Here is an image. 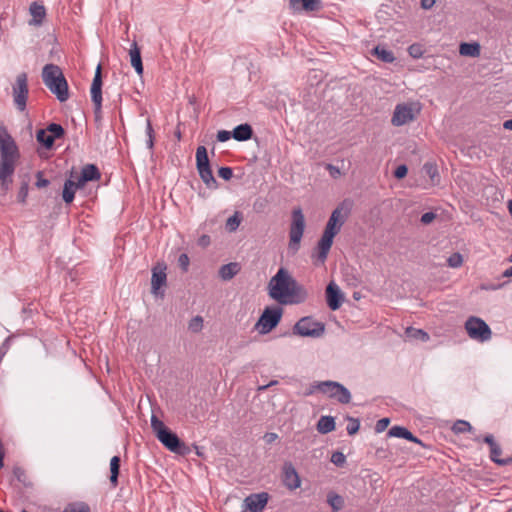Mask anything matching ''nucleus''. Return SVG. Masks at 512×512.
<instances>
[{
    "mask_svg": "<svg viewBox=\"0 0 512 512\" xmlns=\"http://www.w3.org/2000/svg\"><path fill=\"white\" fill-rule=\"evenodd\" d=\"M146 134L148 137L147 147L152 150L154 147V130L152 127L151 120L149 118L146 120Z\"/></svg>",
    "mask_w": 512,
    "mask_h": 512,
    "instance_id": "a19ab883",
    "label": "nucleus"
},
{
    "mask_svg": "<svg viewBox=\"0 0 512 512\" xmlns=\"http://www.w3.org/2000/svg\"><path fill=\"white\" fill-rule=\"evenodd\" d=\"M343 294L337 284L330 282L326 287V300L328 307L335 311L338 310L343 302Z\"/></svg>",
    "mask_w": 512,
    "mask_h": 512,
    "instance_id": "2eb2a0df",
    "label": "nucleus"
},
{
    "mask_svg": "<svg viewBox=\"0 0 512 512\" xmlns=\"http://www.w3.org/2000/svg\"><path fill=\"white\" fill-rule=\"evenodd\" d=\"M390 420L389 418H382L377 421L375 425V431L377 433H381L386 430V428L389 426Z\"/></svg>",
    "mask_w": 512,
    "mask_h": 512,
    "instance_id": "09e8293b",
    "label": "nucleus"
},
{
    "mask_svg": "<svg viewBox=\"0 0 512 512\" xmlns=\"http://www.w3.org/2000/svg\"><path fill=\"white\" fill-rule=\"evenodd\" d=\"M84 181H97L100 179L101 174L99 169L94 164H86L83 166L81 173Z\"/></svg>",
    "mask_w": 512,
    "mask_h": 512,
    "instance_id": "5701e85b",
    "label": "nucleus"
},
{
    "mask_svg": "<svg viewBox=\"0 0 512 512\" xmlns=\"http://www.w3.org/2000/svg\"><path fill=\"white\" fill-rule=\"evenodd\" d=\"M327 501L330 504V506L332 507L333 511H338V510L342 509V507L344 505L343 498L340 495L335 494V493L328 494Z\"/></svg>",
    "mask_w": 512,
    "mask_h": 512,
    "instance_id": "72a5a7b5",
    "label": "nucleus"
},
{
    "mask_svg": "<svg viewBox=\"0 0 512 512\" xmlns=\"http://www.w3.org/2000/svg\"><path fill=\"white\" fill-rule=\"evenodd\" d=\"M316 388L328 395L330 398H334L340 403H349L351 399L350 392L341 384L333 381H325L317 384Z\"/></svg>",
    "mask_w": 512,
    "mask_h": 512,
    "instance_id": "9b49d317",
    "label": "nucleus"
},
{
    "mask_svg": "<svg viewBox=\"0 0 512 512\" xmlns=\"http://www.w3.org/2000/svg\"><path fill=\"white\" fill-rule=\"evenodd\" d=\"M406 335L410 338L418 339L423 342H426L429 340V335L425 331L421 329H415V328H407Z\"/></svg>",
    "mask_w": 512,
    "mask_h": 512,
    "instance_id": "f704fd0d",
    "label": "nucleus"
},
{
    "mask_svg": "<svg viewBox=\"0 0 512 512\" xmlns=\"http://www.w3.org/2000/svg\"><path fill=\"white\" fill-rule=\"evenodd\" d=\"M484 442L487 443L490 448L493 447V445H496L497 443L494 441V438L492 435H487L484 437Z\"/></svg>",
    "mask_w": 512,
    "mask_h": 512,
    "instance_id": "052dcab7",
    "label": "nucleus"
},
{
    "mask_svg": "<svg viewBox=\"0 0 512 512\" xmlns=\"http://www.w3.org/2000/svg\"><path fill=\"white\" fill-rule=\"evenodd\" d=\"M283 483L289 490H296L301 486V479L291 463L283 466Z\"/></svg>",
    "mask_w": 512,
    "mask_h": 512,
    "instance_id": "f3484780",
    "label": "nucleus"
},
{
    "mask_svg": "<svg viewBox=\"0 0 512 512\" xmlns=\"http://www.w3.org/2000/svg\"><path fill=\"white\" fill-rule=\"evenodd\" d=\"M22 473H23V472H22L20 469H17V470L15 471V475L17 476V478H18L19 480L21 479V477H23V474H22Z\"/></svg>",
    "mask_w": 512,
    "mask_h": 512,
    "instance_id": "338daca9",
    "label": "nucleus"
},
{
    "mask_svg": "<svg viewBox=\"0 0 512 512\" xmlns=\"http://www.w3.org/2000/svg\"><path fill=\"white\" fill-rule=\"evenodd\" d=\"M210 243V237L207 235H203L199 238V245L207 246Z\"/></svg>",
    "mask_w": 512,
    "mask_h": 512,
    "instance_id": "bf43d9fd",
    "label": "nucleus"
},
{
    "mask_svg": "<svg viewBox=\"0 0 512 512\" xmlns=\"http://www.w3.org/2000/svg\"><path fill=\"white\" fill-rule=\"evenodd\" d=\"M305 229V218L300 208L292 212V222L289 230L288 248L296 253L300 248L301 239Z\"/></svg>",
    "mask_w": 512,
    "mask_h": 512,
    "instance_id": "0eeeda50",
    "label": "nucleus"
},
{
    "mask_svg": "<svg viewBox=\"0 0 512 512\" xmlns=\"http://www.w3.org/2000/svg\"><path fill=\"white\" fill-rule=\"evenodd\" d=\"M408 52L413 58H420L423 54L422 47L419 44H412L409 46Z\"/></svg>",
    "mask_w": 512,
    "mask_h": 512,
    "instance_id": "49530a36",
    "label": "nucleus"
},
{
    "mask_svg": "<svg viewBox=\"0 0 512 512\" xmlns=\"http://www.w3.org/2000/svg\"><path fill=\"white\" fill-rule=\"evenodd\" d=\"M501 454H502V450L498 444L493 445V447L490 448V458L493 462H495L499 465H507L512 462L511 458H508V459L500 458Z\"/></svg>",
    "mask_w": 512,
    "mask_h": 512,
    "instance_id": "7c9ffc66",
    "label": "nucleus"
},
{
    "mask_svg": "<svg viewBox=\"0 0 512 512\" xmlns=\"http://www.w3.org/2000/svg\"><path fill=\"white\" fill-rule=\"evenodd\" d=\"M198 172H199L201 179L207 186H211L212 184H215L216 181H215V178L213 176V173H212V170L210 167L200 169V170H198Z\"/></svg>",
    "mask_w": 512,
    "mask_h": 512,
    "instance_id": "4c0bfd02",
    "label": "nucleus"
},
{
    "mask_svg": "<svg viewBox=\"0 0 512 512\" xmlns=\"http://www.w3.org/2000/svg\"><path fill=\"white\" fill-rule=\"evenodd\" d=\"M129 55H130V61H131L132 67L135 69V71L137 72L138 75H142L143 64H142V59H141V53H140V49L136 43L132 44V47L129 51Z\"/></svg>",
    "mask_w": 512,
    "mask_h": 512,
    "instance_id": "6ab92c4d",
    "label": "nucleus"
},
{
    "mask_svg": "<svg viewBox=\"0 0 512 512\" xmlns=\"http://www.w3.org/2000/svg\"><path fill=\"white\" fill-rule=\"evenodd\" d=\"M242 221V218L239 214V212H235L234 215L229 217L226 221V229L229 232H234L239 227L240 223Z\"/></svg>",
    "mask_w": 512,
    "mask_h": 512,
    "instance_id": "c9c22d12",
    "label": "nucleus"
},
{
    "mask_svg": "<svg viewBox=\"0 0 512 512\" xmlns=\"http://www.w3.org/2000/svg\"><path fill=\"white\" fill-rule=\"evenodd\" d=\"M69 179H72V183L76 186L77 189L83 188L87 183V181L83 180L82 175L78 173H71Z\"/></svg>",
    "mask_w": 512,
    "mask_h": 512,
    "instance_id": "c03bdc74",
    "label": "nucleus"
},
{
    "mask_svg": "<svg viewBox=\"0 0 512 512\" xmlns=\"http://www.w3.org/2000/svg\"><path fill=\"white\" fill-rule=\"evenodd\" d=\"M28 196V186L26 184L22 185L19 192H18V201L20 203H25L26 198Z\"/></svg>",
    "mask_w": 512,
    "mask_h": 512,
    "instance_id": "603ef678",
    "label": "nucleus"
},
{
    "mask_svg": "<svg viewBox=\"0 0 512 512\" xmlns=\"http://www.w3.org/2000/svg\"><path fill=\"white\" fill-rule=\"evenodd\" d=\"M373 54L380 60H382L383 62H386V63H391L395 60V57H394V54L392 51L390 50H387L383 47H379L377 46L375 49H374V52Z\"/></svg>",
    "mask_w": 512,
    "mask_h": 512,
    "instance_id": "2f4dec72",
    "label": "nucleus"
},
{
    "mask_svg": "<svg viewBox=\"0 0 512 512\" xmlns=\"http://www.w3.org/2000/svg\"><path fill=\"white\" fill-rule=\"evenodd\" d=\"M301 2L305 11H316L320 8V0H290V5L295 8Z\"/></svg>",
    "mask_w": 512,
    "mask_h": 512,
    "instance_id": "c756f323",
    "label": "nucleus"
},
{
    "mask_svg": "<svg viewBox=\"0 0 512 512\" xmlns=\"http://www.w3.org/2000/svg\"><path fill=\"white\" fill-rule=\"evenodd\" d=\"M178 265L179 267L184 271L187 272L189 265H190V259L187 254H181L178 258Z\"/></svg>",
    "mask_w": 512,
    "mask_h": 512,
    "instance_id": "de8ad7c7",
    "label": "nucleus"
},
{
    "mask_svg": "<svg viewBox=\"0 0 512 512\" xmlns=\"http://www.w3.org/2000/svg\"><path fill=\"white\" fill-rule=\"evenodd\" d=\"M388 435L391 437L404 438L406 440L419 444L421 443V441L418 438H416L410 431L401 426H393L389 430Z\"/></svg>",
    "mask_w": 512,
    "mask_h": 512,
    "instance_id": "aec40b11",
    "label": "nucleus"
},
{
    "mask_svg": "<svg viewBox=\"0 0 512 512\" xmlns=\"http://www.w3.org/2000/svg\"><path fill=\"white\" fill-rule=\"evenodd\" d=\"M29 95L28 76L25 72L19 73L12 84V97L16 109L24 112Z\"/></svg>",
    "mask_w": 512,
    "mask_h": 512,
    "instance_id": "6e6552de",
    "label": "nucleus"
},
{
    "mask_svg": "<svg viewBox=\"0 0 512 512\" xmlns=\"http://www.w3.org/2000/svg\"><path fill=\"white\" fill-rule=\"evenodd\" d=\"M91 86L102 87L101 65H98Z\"/></svg>",
    "mask_w": 512,
    "mask_h": 512,
    "instance_id": "3c124183",
    "label": "nucleus"
},
{
    "mask_svg": "<svg viewBox=\"0 0 512 512\" xmlns=\"http://www.w3.org/2000/svg\"><path fill=\"white\" fill-rule=\"evenodd\" d=\"M120 468V458L118 456H114L110 460V482L113 487H116L118 484V475Z\"/></svg>",
    "mask_w": 512,
    "mask_h": 512,
    "instance_id": "cd10ccee",
    "label": "nucleus"
},
{
    "mask_svg": "<svg viewBox=\"0 0 512 512\" xmlns=\"http://www.w3.org/2000/svg\"><path fill=\"white\" fill-rule=\"evenodd\" d=\"M252 128L249 124H241L233 130V138L237 141H246L252 137Z\"/></svg>",
    "mask_w": 512,
    "mask_h": 512,
    "instance_id": "412c9836",
    "label": "nucleus"
},
{
    "mask_svg": "<svg viewBox=\"0 0 512 512\" xmlns=\"http://www.w3.org/2000/svg\"><path fill=\"white\" fill-rule=\"evenodd\" d=\"M463 256L456 252L450 255L447 259V265L451 268H459L463 265Z\"/></svg>",
    "mask_w": 512,
    "mask_h": 512,
    "instance_id": "ea45409f",
    "label": "nucleus"
},
{
    "mask_svg": "<svg viewBox=\"0 0 512 512\" xmlns=\"http://www.w3.org/2000/svg\"><path fill=\"white\" fill-rule=\"evenodd\" d=\"M42 80L46 87L57 97L60 102H65L68 100V83L61 69L57 65H45L42 70Z\"/></svg>",
    "mask_w": 512,
    "mask_h": 512,
    "instance_id": "20e7f679",
    "label": "nucleus"
},
{
    "mask_svg": "<svg viewBox=\"0 0 512 512\" xmlns=\"http://www.w3.org/2000/svg\"><path fill=\"white\" fill-rule=\"evenodd\" d=\"M64 136V129L61 125L51 123L45 129H40L36 133L37 141L46 149H51L56 139Z\"/></svg>",
    "mask_w": 512,
    "mask_h": 512,
    "instance_id": "f8f14e48",
    "label": "nucleus"
},
{
    "mask_svg": "<svg viewBox=\"0 0 512 512\" xmlns=\"http://www.w3.org/2000/svg\"><path fill=\"white\" fill-rule=\"evenodd\" d=\"M465 330L472 340L478 342L488 341L492 337L490 327L479 317H469L465 322Z\"/></svg>",
    "mask_w": 512,
    "mask_h": 512,
    "instance_id": "1a4fd4ad",
    "label": "nucleus"
},
{
    "mask_svg": "<svg viewBox=\"0 0 512 512\" xmlns=\"http://www.w3.org/2000/svg\"><path fill=\"white\" fill-rule=\"evenodd\" d=\"M269 296L280 304H298L307 298L305 288L285 268H280L268 284Z\"/></svg>",
    "mask_w": 512,
    "mask_h": 512,
    "instance_id": "f257e3e1",
    "label": "nucleus"
},
{
    "mask_svg": "<svg viewBox=\"0 0 512 512\" xmlns=\"http://www.w3.org/2000/svg\"><path fill=\"white\" fill-rule=\"evenodd\" d=\"M218 175L224 180H230L233 176L232 169L229 167H221L218 170Z\"/></svg>",
    "mask_w": 512,
    "mask_h": 512,
    "instance_id": "8fccbe9b",
    "label": "nucleus"
},
{
    "mask_svg": "<svg viewBox=\"0 0 512 512\" xmlns=\"http://www.w3.org/2000/svg\"><path fill=\"white\" fill-rule=\"evenodd\" d=\"M76 190L77 188L72 183V179H68L65 181L62 192V197L65 203L69 204L74 200Z\"/></svg>",
    "mask_w": 512,
    "mask_h": 512,
    "instance_id": "bb28decb",
    "label": "nucleus"
},
{
    "mask_svg": "<svg viewBox=\"0 0 512 512\" xmlns=\"http://www.w3.org/2000/svg\"><path fill=\"white\" fill-rule=\"evenodd\" d=\"M196 166L197 170L210 167L207 150L204 146H199L196 150Z\"/></svg>",
    "mask_w": 512,
    "mask_h": 512,
    "instance_id": "393cba45",
    "label": "nucleus"
},
{
    "mask_svg": "<svg viewBox=\"0 0 512 512\" xmlns=\"http://www.w3.org/2000/svg\"><path fill=\"white\" fill-rule=\"evenodd\" d=\"M324 332V325L310 317L301 318L294 326V333L301 336H320Z\"/></svg>",
    "mask_w": 512,
    "mask_h": 512,
    "instance_id": "ddd939ff",
    "label": "nucleus"
},
{
    "mask_svg": "<svg viewBox=\"0 0 512 512\" xmlns=\"http://www.w3.org/2000/svg\"><path fill=\"white\" fill-rule=\"evenodd\" d=\"M328 170L330 171V173L333 177H335L337 174L340 173L339 169L332 165H328Z\"/></svg>",
    "mask_w": 512,
    "mask_h": 512,
    "instance_id": "e2e57ef3",
    "label": "nucleus"
},
{
    "mask_svg": "<svg viewBox=\"0 0 512 512\" xmlns=\"http://www.w3.org/2000/svg\"><path fill=\"white\" fill-rule=\"evenodd\" d=\"M508 210H509V213L512 215V200H510L508 202Z\"/></svg>",
    "mask_w": 512,
    "mask_h": 512,
    "instance_id": "774afa93",
    "label": "nucleus"
},
{
    "mask_svg": "<svg viewBox=\"0 0 512 512\" xmlns=\"http://www.w3.org/2000/svg\"><path fill=\"white\" fill-rule=\"evenodd\" d=\"M239 272L238 263H229L223 265L219 270V275L223 280L232 279Z\"/></svg>",
    "mask_w": 512,
    "mask_h": 512,
    "instance_id": "a878e982",
    "label": "nucleus"
},
{
    "mask_svg": "<svg viewBox=\"0 0 512 512\" xmlns=\"http://www.w3.org/2000/svg\"><path fill=\"white\" fill-rule=\"evenodd\" d=\"M203 327V319L200 316H196L189 322V329L193 332H199Z\"/></svg>",
    "mask_w": 512,
    "mask_h": 512,
    "instance_id": "37998d69",
    "label": "nucleus"
},
{
    "mask_svg": "<svg viewBox=\"0 0 512 512\" xmlns=\"http://www.w3.org/2000/svg\"><path fill=\"white\" fill-rule=\"evenodd\" d=\"M231 138V133L226 130H220L217 133V140L219 142H225L228 141Z\"/></svg>",
    "mask_w": 512,
    "mask_h": 512,
    "instance_id": "6e6d98bb",
    "label": "nucleus"
},
{
    "mask_svg": "<svg viewBox=\"0 0 512 512\" xmlns=\"http://www.w3.org/2000/svg\"><path fill=\"white\" fill-rule=\"evenodd\" d=\"M407 172H408L407 167L405 165H400L394 171V176L397 179H402V178H404L407 175Z\"/></svg>",
    "mask_w": 512,
    "mask_h": 512,
    "instance_id": "864d4df0",
    "label": "nucleus"
},
{
    "mask_svg": "<svg viewBox=\"0 0 512 512\" xmlns=\"http://www.w3.org/2000/svg\"><path fill=\"white\" fill-rule=\"evenodd\" d=\"M283 310L280 307H267L255 324V329L262 335L271 332L280 322Z\"/></svg>",
    "mask_w": 512,
    "mask_h": 512,
    "instance_id": "9d476101",
    "label": "nucleus"
},
{
    "mask_svg": "<svg viewBox=\"0 0 512 512\" xmlns=\"http://www.w3.org/2000/svg\"><path fill=\"white\" fill-rule=\"evenodd\" d=\"M49 185V181L45 178L42 177V173L39 172L37 174V181H36V186L38 188H44V187H47Z\"/></svg>",
    "mask_w": 512,
    "mask_h": 512,
    "instance_id": "4d7b16f0",
    "label": "nucleus"
},
{
    "mask_svg": "<svg viewBox=\"0 0 512 512\" xmlns=\"http://www.w3.org/2000/svg\"><path fill=\"white\" fill-rule=\"evenodd\" d=\"M503 276L504 277H512V266L504 271Z\"/></svg>",
    "mask_w": 512,
    "mask_h": 512,
    "instance_id": "69168bd1",
    "label": "nucleus"
},
{
    "mask_svg": "<svg viewBox=\"0 0 512 512\" xmlns=\"http://www.w3.org/2000/svg\"><path fill=\"white\" fill-rule=\"evenodd\" d=\"M269 495L266 492L247 496L242 505L241 512H262L267 505Z\"/></svg>",
    "mask_w": 512,
    "mask_h": 512,
    "instance_id": "4468645a",
    "label": "nucleus"
},
{
    "mask_svg": "<svg viewBox=\"0 0 512 512\" xmlns=\"http://www.w3.org/2000/svg\"><path fill=\"white\" fill-rule=\"evenodd\" d=\"M151 427L157 439L171 452L178 453L180 452V448L185 446L178 436L171 432L163 421L155 415L151 417Z\"/></svg>",
    "mask_w": 512,
    "mask_h": 512,
    "instance_id": "423d86ee",
    "label": "nucleus"
},
{
    "mask_svg": "<svg viewBox=\"0 0 512 512\" xmlns=\"http://www.w3.org/2000/svg\"><path fill=\"white\" fill-rule=\"evenodd\" d=\"M435 0H421V7L423 9H430L434 6Z\"/></svg>",
    "mask_w": 512,
    "mask_h": 512,
    "instance_id": "13d9d810",
    "label": "nucleus"
},
{
    "mask_svg": "<svg viewBox=\"0 0 512 512\" xmlns=\"http://www.w3.org/2000/svg\"><path fill=\"white\" fill-rule=\"evenodd\" d=\"M436 218V214L433 213V212H426L424 213L422 216H421V222L424 224V225H427V224H430L431 222H433Z\"/></svg>",
    "mask_w": 512,
    "mask_h": 512,
    "instance_id": "5fc2aeb1",
    "label": "nucleus"
},
{
    "mask_svg": "<svg viewBox=\"0 0 512 512\" xmlns=\"http://www.w3.org/2000/svg\"><path fill=\"white\" fill-rule=\"evenodd\" d=\"M277 438H278V435L276 433H267L265 435V439L268 443L275 441Z\"/></svg>",
    "mask_w": 512,
    "mask_h": 512,
    "instance_id": "680f3d73",
    "label": "nucleus"
},
{
    "mask_svg": "<svg viewBox=\"0 0 512 512\" xmlns=\"http://www.w3.org/2000/svg\"><path fill=\"white\" fill-rule=\"evenodd\" d=\"M29 11L32 16V19L29 21V24L34 26L40 25L46 16L45 7L38 2H32Z\"/></svg>",
    "mask_w": 512,
    "mask_h": 512,
    "instance_id": "a211bd4d",
    "label": "nucleus"
},
{
    "mask_svg": "<svg viewBox=\"0 0 512 512\" xmlns=\"http://www.w3.org/2000/svg\"><path fill=\"white\" fill-rule=\"evenodd\" d=\"M166 265L158 263L152 269L151 291L154 295H158V291L166 284Z\"/></svg>",
    "mask_w": 512,
    "mask_h": 512,
    "instance_id": "dca6fc26",
    "label": "nucleus"
},
{
    "mask_svg": "<svg viewBox=\"0 0 512 512\" xmlns=\"http://www.w3.org/2000/svg\"><path fill=\"white\" fill-rule=\"evenodd\" d=\"M452 430H453L454 433L460 434V433H465V432L471 431L472 430V426L470 425L469 422H467L465 420H457L453 424Z\"/></svg>",
    "mask_w": 512,
    "mask_h": 512,
    "instance_id": "e433bc0d",
    "label": "nucleus"
},
{
    "mask_svg": "<svg viewBox=\"0 0 512 512\" xmlns=\"http://www.w3.org/2000/svg\"><path fill=\"white\" fill-rule=\"evenodd\" d=\"M344 222L345 215L342 208L338 207L332 212L316 248L317 259L321 263L325 262L333 244V239L340 232Z\"/></svg>",
    "mask_w": 512,
    "mask_h": 512,
    "instance_id": "7ed1b4c3",
    "label": "nucleus"
},
{
    "mask_svg": "<svg viewBox=\"0 0 512 512\" xmlns=\"http://www.w3.org/2000/svg\"><path fill=\"white\" fill-rule=\"evenodd\" d=\"M347 432L349 435H354L358 432L360 428V422L355 418H348Z\"/></svg>",
    "mask_w": 512,
    "mask_h": 512,
    "instance_id": "79ce46f5",
    "label": "nucleus"
},
{
    "mask_svg": "<svg viewBox=\"0 0 512 512\" xmlns=\"http://www.w3.org/2000/svg\"><path fill=\"white\" fill-rule=\"evenodd\" d=\"M102 87L91 86V100L95 106V114L98 115L101 111L102 104Z\"/></svg>",
    "mask_w": 512,
    "mask_h": 512,
    "instance_id": "c85d7f7f",
    "label": "nucleus"
},
{
    "mask_svg": "<svg viewBox=\"0 0 512 512\" xmlns=\"http://www.w3.org/2000/svg\"><path fill=\"white\" fill-rule=\"evenodd\" d=\"M503 127H504V129H506V130H511V131H512V119H510V120H506V121L503 123Z\"/></svg>",
    "mask_w": 512,
    "mask_h": 512,
    "instance_id": "0e129e2a",
    "label": "nucleus"
},
{
    "mask_svg": "<svg viewBox=\"0 0 512 512\" xmlns=\"http://www.w3.org/2000/svg\"><path fill=\"white\" fill-rule=\"evenodd\" d=\"M20 157L19 149L4 126H0V182L4 190L9 189L16 164Z\"/></svg>",
    "mask_w": 512,
    "mask_h": 512,
    "instance_id": "f03ea898",
    "label": "nucleus"
},
{
    "mask_svg": "<svg viewBox=\"0 0 512 512\" xmlns=\"http://www.w3.org/2000/svg\"><path fill=\"white\" fill-rule=\"evenodd\" d=\"M425 174L430 178L433 184L439 182V173L437 166L434 163H425L423 166Z\"/></svg>",
    "mask_w": 512,
    "mask_h": 512,
    "instance_id": "473e14b6",
    "label": "nucleus"
},
{
    "mask_svg": "<svg viewBox=\"0 0 512 512\" xmlns=\"http://www.w3.org/2000/svg\"><path fill=\"white\" fill-rule=\"evenodd\" d=\"M481 47L478 43H461L459 46V53L462 56L478 57L480 55Z\"/></svg>",
    "mask_w": 512,
    "mask_h": 512,
    "instance_id": "4be33fe9",
    "label": "nucleus"
},
{
    "mask_svg": "<svg viewBox=\"0 0 512 512\" xmlns=\"http://www.w3.org/2000/svg\"><path fill=\"white\" fill-rule=\"evenodd\" d=\"M62 512H90V508L85 503H71Z\"/></svg>",
    "mask_w": 512,
    "mask_h": 512,
    "instance_id": "58836bf2",
    "label": "nucleus"
},
{
    "mask_svg": "<svg viewBox=\"0 0 512 512\" xmlns=\"http://www.w3.org/2000/svg\"><path fill=\"white\" fill-rule=\"evenodd\" d=\"M335 429V421L331 416H322L317 423V430L321 434H327Z\"/></svg>",
    "mask_w": 512,
    "mask_h": 512,
    "instance_id": "b1692460",
    "label": "nucleus"
},
{
    "mask_svg": "<svg viewBox=\"0 0 512 512\" xmlns=\"http://www.w3.org/2000/svg\"><path fill=\"white\" fill-rule=\"evenodd\" d=\"M331 462L336 466H343L346 462V457L342 452H334L331 456Z\"/></svg>",
    "mask_w": 512,
    "mask_h": 512,
    "instance_id": "a18cd8bd",
    "label": "nucleus"
},
{
    "mask_svg": "<svg viewBox=\"0 0 512 512\" xmlns=\"http://www.w3.org/2000/svg\"><path fill=\"white\" fill-rule=\"evenodd\" d=\"M421 110L422 105L416 100L398 103L394 108L391 124L395 127L409 125L418 118Z\"/></svg>",
    "mask_w": 512,
    "mask_h": 512,
    "instance_id": "39448f33",
    "label": "nucleus"
}]
</instances>
